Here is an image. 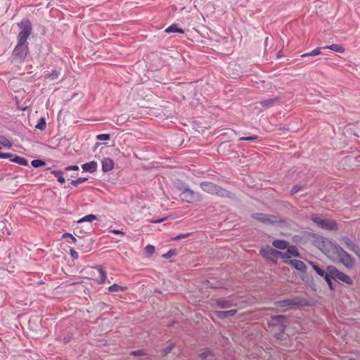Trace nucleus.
Listing matches in <instances>:
<instances>
[{"mask_svg":"<svg viewBox=\"0 0 360 360\" xmlns=\"http://www.w3.org/2000/svg\"><path fill=\"white\" fill-rule=\"evenodd\" d=\"M145 250L146 252L149 253L150 255H152L155 251V248L151 245H148L146 246Z\"/></svg>","mask_w":360,"mask_h":360,"instance_id":"obj_37","label":"nucleus"},{"mask_svg":"<svg viewBox=\"0 0 360 360\" xmlns=\"http://www.w3.org/2000/svg\"><path fill=\"white\" fill-rule=\"evenodd\" d=\"M21 30L18 37V42L28 44L27 40L32 32V26L29 20L22 21L19 24Z\"/></svg>","mask_w":360,"mask_h":360,"instance_id":"obj_4","label":"nucleus"},{"mask_svg":"<svg viewBox=\"0 0 360 360\" xmlns=\"http://www.w3.org/2000/svg\"><path fill=\"white\" fill-rule=\"evenodd\" d=\"M349 360H354V359H349Z\"/></svg>","mask_w":360,"mask_h":360,"instance_id":"obj_54","label":"nucleus"},{"mask_svg":"<svg viewBox=\"0 0 360 360\" xmlns=\"http://www.w3.org/2000/svg\"><path fill=\"white\" fill-rule=\"evenodd\" d=\"M11 156H12V155H11L9 153H0V158H9Z\"/></svg>","mask_w":360,"mask_h":360,"instance_id":"obj_44","label":"nucleus"},{"mask_svg":"<svg viewBox=\"0 0 360 360\" xmlns=\"http://www.w3.org/2000/svg\"><path fill=\"white\" fill-rule=\"evenodd\" d=\"M82 168L84 171L88 172L90 173H94L96 171L97 169V163L95 161H91L89 162H86L82 165Z\"/></svg>","mask_w":360,"mask_h":360,"instance_id":"obj_13","label":"nucleus"},{"mask_svg":"<svg viewBox=\"0 0 360 360\" xmlns=\"http://www.w3.org/2000/svg\"><path fill=\"white\" fill-rule=\"evenodd\" d=\"M272 245L274 248L279 250H285L288 247V243L284 240H275Z\"/></svg>","mask_w":360,"mask_h":360,"instance_id":"obj_15","label":"nucleus"},{"mask_svg":"<svg viewBox=\"0 0 360 360\" xmlns=\"http://www.w3.org/2000/svg\"><path fill=\"white\" fill-rule=\"evenodd\" d=\"M310 264L311 265L314 270L321 276H323L326 274L325 271L321 269L320 267L314 264L313 262H310Z\"/></svg>","mask_w":360,"mask_h":360,"instance_id":"obj_30","label":"nucleus"},{"mask_svg":"<svg viewBox=\"0 0 360 360\" xmlns=\"http://www.w3.org/2000/svg\"><path fill=\"white\" fill-rule=\"evenodd\" d=\"M142 354V351L141 350L131 352V354H133V355H139V354Z\"/></svg>","mask_w":360,"mask_h":360,"instance_id":"obj_47","label":"nucleus"},{"mask_svg":"<svg viewBox=\"0 0 360 360\" xmlns=\"http://www.w3.org/2000/svg\"><path fill=\"white\" fill-rule=\"evenodd\" d=\"M272 252L274 253L273 257L278 258V257H282V256H283V252H280V251L276 250L275 249H274V251H273Z\"/></svg>","mask_w":360,"mask_h":360,"instance_id":"obj_38","label":"nucleus"},{"mask_svg":"<svg viewBox=\"0 0 360 360\" xmlns=\"http://www.w3.org/2000/svg\"><path fill=\"white\" fill-rule=\"evenodd\" d=\"M165 32H167V33L178 32V33L183 34L184 32L181 28L179 27L176 24H172L170 26H169L167 28L165 29Z\"/></svg>","mask_w":360,"mask_h":360,"instance_id":"obj_18","label":"nucleus"},{"mask_svg":"<svg viewBox=\"0 0 360 360\" xmlns=\"http://www.w3.org/2000/svg\"><path fill=\"white\" fill-rule=\"evenodd\" d=\"M284 319H285V317L283 316H278L273 317L271 319L272 324H275V323H283V321Z\"/></svg>","mask_w":360,"mask_h":360,"instance_id":"obj_33","label":"nucleus"},{"mask_svg":"<svg viewBox=\"0 0 360 360\" xmlns=\"http://www.w3.org/2000/svg\"><path fill=\"white\" fill-rule=\"evenodd\" d=\"M97 219V217L94 214H88L82 217V219L77 221L78 224H81L83 222H92L94 220Z\"/></svg>","mask_w":360,"mask_h":360,"instance_id":"obj_22","label":"nucleus"},{"mask_svg":"<svg viewBox=\"0 0 360 360\" xmlns=\"http://www.w3.org/2000/svg\"><path fill=\"white\" fill-rule=\"evenodd\" d=\"M256 220L260 221L265 224H274L277 222L276 217L271 215H266L262 213H256L252 215Z\"/></svg>","mask_w":360,"mask_h":360,"instance_id":"obj_9","label":"nucleus"},{"mask_svg":"<svg viewBox=\"0 0 360 360\" xmlns=\"http://www.w3.org/2000/svg\"><path fill=\"white\" fill-rule=\"evenodd\" d=\"M83 251L85 252H87L89 251V249H84V250H83Z\"/></svg>","mask_w":360,"mask_h":360,"instance_id":"obj_53","label":"nucleus"},{"mask_svg":"<svg viewBox=\"0 0 360 360\" xmlns=\"http://www.w3.org/2000/svg\"><path fill=\"white\" fill-rule=\"evenodd\" d=\"M200 188L206 193L221 197H231V193L219 186L210 182L204 181L200 184Z\"/></svg>","mask_w":360,"mask_h":360,"instance_id":"obj_2","label":"nucleus"},{"mask_svg":"<svg viewBox=\"0 0 360 360\" xmlns=\"http://www.w3.org/2000/svg\"><path fill=\"white\" fill-rule=\"evenodd\" d=\"M290 257H291V255H290V254L288 253V251L283 252L282 258L289 259Z\"/></svg>","mask_w":360,"mask_h":360,"instance_id":"obj_45","label":"nucleus"},{"mask_svg":"<svg viewBox=\"0 0 360 360\" xmlns=\"http://www.w3.org/2000/svg\"><path fill=\"white\" fill-rule=\"evenodd\" d=\"M330 273L338 280L348 284L352 285L353 283L352 279L346 274L341 272L336 269L335 268H333Z\"/></svg>","mask_w":360,"mask_h":360,"instance_id":"obj_8","label":"nucleus"},{"mask_svg":"<svg viewBox=\"0 0 360 360\" xmlns=\"http://www.w3.org/2000/svg\"><path fill=\"white\" fill-rule=\"evenodd\" d=\"M96 139L99 141H107L110 139V135L108 134H98Z\"/></svg>","mask_w":360,"mask_h":360,"instance_id":"obj_34","label":"nucleus"},{"mask_svg":"<svg viewBox=\"0 0 360 360\" xmlns=\"http://www.w3.org/2000/svg\"><path fill=\"white\" fill-rule=\"evenodd\" d=\"M5 146H11V143L9 142V141H6V143H4Z\"/></svg>","mask_w":360,"mask_h":360,"instance_id":"obj_51","label":"nucleus"},{"mask_svg":"<svg viewBox=\"0 0 360 360\" xmlns=\"http://www.w3.org/2000/svg\"><path fill=\"white\" fill-rule=\"evenodd\" d=\"M70 254L73 259H77L79 257L78 253L74 249H70Z\"/></svg>","mask_w":360,"mask_h":360,"instance_id":"obj_39","label":"nucleus"},{"mask_svg":"<svg viewBox=\"0 0 360 360\" xmlns=\"http://www.w3.org/2000/svg\"><path fill=\"white\" fill-rule=\"evenodd\" d=\"M342 245L347 248L350 251L354 252L356 256L360 259V248L354 243V242L347 236H343L340 240Z\"/></svg>","mask_w":360,"mask_h":360,"instance_id":"obj_7","label":"nucleus"},{"mask_svg":"<svg viewBox=\"0 0 360 360\" xmlns=\"http://www.w3.org/2000/svg\"><path fill=\"white\" fill-rule=\"evenodd\" d=\"M63 236L64 238H65V237H70V238L72 236V235L70 233H64Z\"/></svg>","mask_w":360,"mask_h":360,"instance_id":"obj_50","label":"nucleus"},{"mask_svg":"<svg viewBox=\"0 0 360 360\" xmlns=\"http://www.w3.org/2000/svg\"><path fill=\"white\" fill-rule=\"evenodd\" d=\"M87 180V178L85 177H79L76 180H72L71 181V184L74 186H77V185L86 181Z\"/></svg>","mask_w":360,"mask_h":360,"instance_id":"obj_32","label":"nucleus"},{"mask_svg":"<svg viewBox=\"0 0 360 360\" xmlns=\"http://www.w3.org/2000/svg\"><path fill=\"white\" fill-rule=\"evenodd\" d=\"M127 290V286H121L117 283H114L113 285L108 287V290L109 292H117L120 291H125Z\"/></svg>","mask_w":360,"mask_h":360,"instance_id":"obj_17","label":"nucleus"},{"mask_svg":"<svg viewBox=\"0 0 360 360\" xmlns=\"http://www.w3.org/2000/svg\"><path fill=\"white\" fill-rule=\"evenodd\" d=\"M65 169L66 171H70V170L77 171V170H79V167L77 165H72V166H69V167H65Z\"/></svg>","mask_w":360,"mask_h":360,"instance_id":"obj_40","label":"nucleus"},{"mask_svg":"<svg viewBox=\"0 0 360 360\" xmlns=\"http://www.w3.org/2000/svg\"><path fill=\"white\" fill-rule=\"evenodd\" d=\"M286 249H287V251L288 252V253L290 254V255H291V257H298L299 256L298 250L295 246H294V245L289 246L288 245V247Z\"/></svg>","mask_w":360,"mask_h":360,"instance_id":"obj_27","label":"nucleus"},{"mask_svg":"<svg viewBox=\"0 0 360 360\" xmlns=\"http://www.w3.org/2000/svg\"><path fill=\"white\" fill-rule=\"evenodd\" d=\"M277 101L276 98H271L268 100L263 101L260 103L261 105L264 108H269L273 106L276 101Z\"/></svg>","mask_w":360,"mask_h":360,"instance_id":"obj_26","label":"nucleus"},{"mask_svg":"<svg viewBox=\"0 0 360 360\" xmlns=\"http://www.w3.org/2000/svg\"><path fill=\"white\" fill-rule=\"evenodd\" d=\"M114 168V162L111 158H105L102 160V169L107 172L111 171Z\"/></svg>","mask_w":360,"mask_h":360,"instance_id":"obj_11","label":"nucleus"},{"mask_svg":"<svg viewBox=\"0 0 360 360\" xmlns=\"http://www.w3.org/2000/svg\"><path fill=\"white\" fill-rule=\"evenodd\" d=\"M31 165L37 168L45 165L46 162L41 160H34L32 161Z\"/></svg>","mask_w":360,"mask_h":360,"instance_id":"obj_31","label":"nucleus"},{"mask_svg":"<svg viewBox=\"0 0 360 360\" xmlns=\"http://www.w3.org/2000/svg\"><path fill=\"white\" fill-rule=\"evenodd\" d=\"M110 232L114 233V234H119V235H122V236L124 235V233L123 231H120V230L114 229V230H111Z\"/></svg>","mask_w":360,"mask_h":360,"instance_id":"obj_43","label":"nucleus"},{"mask_svg":"<svg viewBox=\"0 0 360 360\" xmlns=\"http://www.w3.org/2000/svg\"><path fill=\"white\" fill-rule=\"evenodd\" d=\"M296 302L292 300H284L276 303V307H284L288 306H291L295 304Z\"/></svg>","mask_w":360,"mask_h":360,"instance_id":"obj_21","label":"nucleus"},{"mask_svg":"<svg viewBox=\"0 0 360 360\" xmlns=\"http://www.w3.org/2000/svg\"><path fill=\"white\" fill-rule=\"evenodd\" d=\"M273 251H274V249L270 248L269 246H266L262 248L259 250V253L263 257L270 259L273 257Z\"/></svg>","mask_w":360,"mask_h":360,"instance_id":"obj_14","label":"nucleus"},{"mask_svg":"<svg viewBox=\"0 0 360 360\" xmlns=\"http://www.w3.org/2000/svg\"><path fill=\"white\" fill-rule=\"evenodd\" d=\"M95 269L98 271V272L100 274V277L97 281L98 283V284L104 283L107 278L106 272L104 271V269L102 268L101 266H98L95 267Z\"/></svg>","mask_w":360,"mask_h":360,"instance_id":"obj_16","label":"nucleus"},{"mask_svg":"<svg viewBox=\"0 0 360 360\" xmlns=\"http://www.w3.org/2000/svg\"><path fill=\"white\" fill-rule=\"evenodd\" d=\"M214 313L218 318L224 319L229 316H234L237 313V310L236 309H231V310L224 311H215Z\"/></svg>","mask_w":360,"mask_h":360,"instance_id":"obj_12","label":"nucleus"},{"mask_svg":"<svg viewBox=\"0 0 360 360\" xmlns=\"http://www.w3.org/2000/svg\"><path fill=\"white\" fill-rule=\"evenodd\" d=\"M163 221H164V219H159V220L154 221L153 222L154 223H160V222H162Z\"/></svg>","mask_w":360,"mask_h":360,"instance_id":"obj_52","label":"nucleus"},{"mask_svg":"<svg viewBox=\"0 0 360 360\" xmlns=\"http://www.w3.org/2000/svg\"><path fill=\"white\" fill-rule=\"evenodd\" d=\"M28 51V44H20L18 42L16 46L13 51V57L22 62L25 58Z\"/></svg>","mask_w":360,"mask_h":360,"instance_id":"obj_5","label":"nucleus"},{"mask_svg":"<svg viewBox=\"0 0 360 360\" xmlns=\"http://www.w3.org/2000/svg\"><path fill=\"white\" fill-rule=\"evenodd\" d=\"M217 305L221 309L229 308L233 304L229 300H218L217 301Z\"/></svg>","mask_w":360,"mask_h":360,"instance_id":"obj_20","label":"nucleus"},{"mask_svg":"<svg viewBox=\"0 0 360 360\" xmlns=\"http://www.w3.org/2000/svg\"><path fill=\"white\" fill-rule=\"evenodd\" d=\"M11 160L13 162L19 164L20 165L26 166L28 165L27 160L20 156H15L13 158L11 159Z\"/></svg>","mask_w":360,"mask_h":360,"instance_id":"obj_23","label":"nucleus"},{"mask_svg":"<svg viewBox=\"0 0 360 360\" xmlns=\"http://www.w3.org/2000/svg\"><path fill=\"white\" fill-rule=\"evenodd\" d=\"M174 255V251H172V250H169V252H167L166 254H165V255H163V257H165V258H167V259H168V258L171 257H172V255Z\"/></svg>","mask_w":360,"mask_h":360,"instance_id":"obj_42","label":"nucleus"},{"mask_svg":"<svg viewBox=\"0 0 360 360\" xmlns=\"http://www.w3.org/2000/svg\"><path fill=\"white\" fill-rule=\"evenodd\" d=\"M321 49H322L321 47H317L316 49L312 50L310 52L302 54L301 56V57L304 58V57H308V56H315L319 55L321 53Z\"/></svg>","mask_w":360,"mask_h":360,"instance_id":"obj_25","label":"nucleus"},{"mask_svg":"<svg viewBox=\"0 0 360 360\" xmlns=\"http://www.w3.org/2000/svg\"><path fill=\"white\" fill-rule=\"evenodd\" d=\"M298 191H299V188H297V186H293L291 189V193H292V194H294V193H297Z\"/></svg>","mask_w":360,"mask_h":360,"instance_id":"obj_46","label":"nucleus"},{"mask_svg":"<svg viewBox=\"0 0 360 360\" xmlns=\"http://www.w3.org/2000/svg\"><path fill=\"white\" fill-rule=\"evenodd\" d=\"M323 277H324L326 281H327V283L329 284L330 287L331 288V278H330V276L326 273L325 275Z\"/></svg>","mask_w":360,"mask_h":360,"instance_id":"obj_41","label":"nucleus"},{"mask_svg":"<svg viewBox=\"0 0 360 360\" xmlns=\"http://www.w3.org/2000/svg\"><path fill=\"white\" fill-rule=\"evenodd\" d=\"M286 262L288 263L289 264H290L292 266H293L297 270H299V271H301L303 272L306 271L307 266H306L305 264L301 260L292 259V260H290Z\"/></svg>","mask_w":360,"mask_h":360,"instance_id":"obj_10","label":"nucleus"},{"mask_svg":"<svg viewBox=\"0 0 360 360\" xmlns=\"http://www.w3.org/2000/svg\"><path fill=\"white\" fill-rule=\"evenodd\" d=\"M35 127L41 131L44 130L46 127L45 119L44 117L40 118Z\"/></svg>","mask_w":360,"mask_h":360,"instance_id":"obj_29","label":"nucleus"},{"mask_svg":"<svg viewBox=\"0 0 360 360\" xmlns=\"http://www.w3.org/2000/svg\"><path fill=\"white\" fill-rule=\"evenodd\" d=\"M211 353L210 352H205L200 354L202 359H205L207 356H209Z\"/></svg>","mask_w":360,"mask_h":360,"instance_id":"obj_48","label":"nucleus"},{"mask_svg":"<svg viewBox=\"0 0 360 360\" xmlns=\"http://www.w3.org/2000/svg\"><path fill=\"white\" fill-rule=\"evenodd\" d=\"M60 75V72L58 70H53L51 73L48 74L46 76V78L49 79L50 81H54L58 78Z\"/></svg>","mask_w":360,"mask_h":360,"instance_id":"obj_28","label":"nucleus"},{"mask_svg":"<svg viewBox=\"0 0 360 360\" xmlns=\"http://www.w3.org/2000/svg\"><path fill=\"white\" fill-rule=\"evenodd\" d=\"M323 49H328L331 51H333L338 52V53H344L345 52V49L341 45L337 44H333L330 46H324V47H323Z\"/></svg>","mask_w":360,"mask_h":360,"instance_id":"obj_19","label":"nucleus"},{"mask_svg":"<svg viewBox=\"0 0 360 360\" xmlns=\"http://www.w3.org/2000/svg\"><path fill=\"white\" fill-rule=\"evenodd\" d=\"M314 245L324 253L330 260L341 262L347 269H352L355 265L352 257L340 246L333 243L322 236H314Z\"/></svg>","mask_w":360,"mask_h":360,"instance_id":"obj_1","label":"nucleus"},{"mask_svg":"<svg viewBox=\"0 0 360 360\" xmlns=\"http://www.w3.org/2000/svg\"><path fill=\"white\" fill-rule=\"evenodd\" d=\"M257 139V136H244L239 139L240 141H255Z\"/></svg>","mask_w":360,"mask_h":360,"instance_id":"obj_36","label":"nucleus"},{"mask_svg":"<svg viewBox=\"0 0 360 360\" xmlns=\"http://www.w3.org/2000/svg\"><path fill=\"white\" fill-rule=\"evenodd\" d=\"M71 240H72V242L74 243H77L78 242V240H77V238L75 237H74L73 236H72L70 237Z\"/></svg>","mask_w":360,"mask_h":360,"instance_id":"obj_49","label":"nucleus"},{"mask_svg":"<svg viewBox=\"0 0 360 360\" xmlns=\"http://www.w3.org/2000/svg\"><path fill=\"white\" fill-rule=\"evenodd\" d=\"M311 220L320 228L329 230L335 231L338 230L337 222L330 218H323L319 215L314 214L311 217Z\"/></svg>","mask_w":360,"mask_h":360,"instance_id":"obj_3","label":"nucleus"},{"mask_svg":"<svg viewBox=\"0 0 360 360\" xmlns=\"http://www.w3.org/2000/svg\"><path fill=\"white\" fill-rule=\"evenodd\" d=\"M51 174H53L55 177L57 179L58 181L60 184L65 183V180L63 177V173L60 170H53L51 172Z\"/></svg>","mask_w":360,"mask_h":360,"instance_id":"obj_24","label":"nucleus"},{"mask_svg":"<svg viewBox=\"0 0 360 360\" xmlns=\"http://www.w3.org/2000/svg\"><path fill=\"white\" fill-rule=\"evenodd\" d=\"M180 198L188 203L198 202L200 200V195L189 188H185L180 194Z\"/></svg>","mask_w":360,"mask_h":360,"instance_id":"obj_6","label":"nucleus"},{"mask_svg":"<svg viewBox=\"0 0 360 360\" xmlns=\"http://www.w3.org/2000/svg\"><path fill=\"white\" fill-rule=\"evenodd\" d=\"M191 235V233H181V234H179V235L176 236V237H174L173 238V240H181V239H183V238H186L189 237Z\"/></svg>","mask_w":360,"mask_h":360,"instance_id":"obj_35","label":"nucleus"}]
</instances>
